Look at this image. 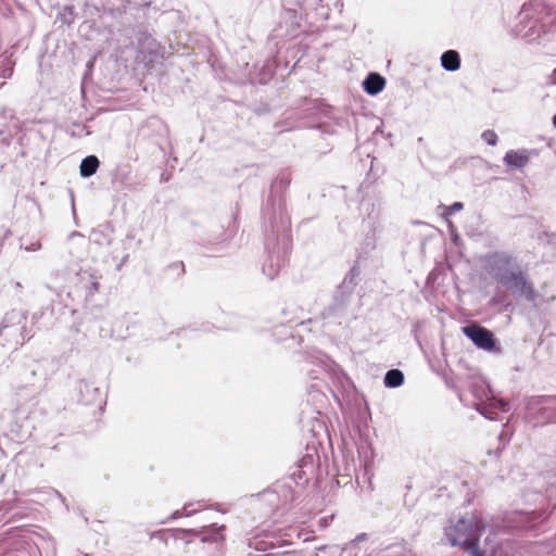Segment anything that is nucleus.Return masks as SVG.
I'll use <instances>...</instances> for the list:
<instances>
[{"label":"nucleus","instance_id":"obj_1","mask_svg":"<svg viewBox=\"0 0 556 556\" xmlns=\"http://www.w3.org/2000/svg\"><path fill=\"white\" fill-rule=\"evenodd\" d=\"M486 273L513 294L531 299L533 290L521 267L510 256L496 253L486 260Z\"/></svg>","mask_w":556,"mask_h":556},{"label":"nucleus","instance_id":"obj_2","mask_svg":"<svg viewBox=\"0 0 556 556\" xmlns=\"http://www.w3.org/2000/svg\"><path fill=\"white\" fill-rule=\"evenodd\" d=\"M489 528L481 513L475 511L457 519H450L443 529V540L466 552L479 546L480 536Z\"/></svg>","mask_w":556,"mask_h":556},{"label":"nucleus","instance_id":"obj_3","mask_svg":"<svg viewBox=\"0 0 556 556\" xmlns=\"http://www.w3.org/2000/svg\"><path fill=\"white\" fill-rule=\"evenodd\" d=\"M464 334L469 338L477 348L484 351H493L495 348V341L493 334L488 329L471 325L463 328Z\"/></svg>","mask_w":556,"mask_h":556},{"label":"nucleus","instance_id":"obj_4","mask_svg":"<svg viewBox=\"0 0 556 556\" xmlns=\"http://www.w3.org/2000/svg\"><path fill=\"white\" fill-rule=\"evenodd\" d=\"M504 162L509 167L521 168L528 164L529 155L525 150H510L505 154Z\"/></svg>","mask_w":556,"mask_h":556},{"label":"nucleus","instance_id":"obj_5","mask_svg":"<svg viewBox=\"0 0 556 556\" xmlns=\"http://www.w3.org/2000/svg\"><path fill=\"white\" fill-rule=\"evenodd\" d=\"M386 80L382 76L371 73L364 80L363 86L368 94L375 96L381 92L384 88Z\"/></svg>","mask_w":556,"mask_h":556},{"label":"nucleus","instance_id":"obj_6","mask_svg":"<svg viewBox=\"0 0 556 556\" xmlns=\"http://www.w3.org/2000/svg\"><path fill=\"white\" fill-rule=\"evenodd\" d=\"M441 65L446 71H457L460 66L459 54L454 50H448L444 52L441 56Z\"/></svg>","mask_w":556,"mask_h":556},{"label":"nucleus","instance_id":"obj_7","mask_svg":"<svg viewBox=\"0 0 556 556\" xmlns=\"http://www.w3.org/2000/svg\"><path fill=\"white\" fill-rule=\"evenodd\" d=\"M495 535V531L493 529L490 530L489 535L484 540V544L489 546V548L481 549L480 546L468 552L471 556H492L495 553V548L497 543L494 542L493 536Z\"/></svg>","mask_w":556,"mask_h":556},{"label":"nucleus","instance_id":"obj_8","mask_svg":"<svg viewBox=\"0 0 556 556\" xmlns=\"http://www.w3.org/2000/svg\"><path fill=\"white\" fill-rule=\"evenodd\" d=\"M98 167H99L98 157L94 155H89L81 161V164L79 167L80 175L83 177H90L91 175H93L97 172Z\"/></svg>","mask_w":556,"mask_h":556},{"label":"nucleus","instance_id":"obj_9","mask_svg":"<svg viewBox=\"0 0 556 556\" xmlns=\"http://www.w3.org/2000/svg\"><path fill=\"white\" fill-rule=\"evenodd\" d=\"M404 381V376L399 369H391L386 374L384 384L389 388L400 387Z\"/></svg>","mask_w":556,"mask_h":556},{"label":"nucleus","instance_id":"obj_10","mask_svg":"<svg viewBox=\"0 0 556 556\" xmlns=\"http://www.w3.org/2000/svg\"><path fill=\"white\" fill-rule=\"evenodd\" d=\"M222 530H223V527L217 528L215 525H212L208 528V530H207L210 533L203 535L202 540L203 541H207V540H212V541L222 540L223 539V535L220 533Z\"/></svg>","mask_w":556,"mask_h":556},{"label":"nucleus","instance_id":"obj_11","mask_svg":"<svg viewBox=\"0 0 556 556\" xmlns=\"http://www.w3.org/2000/svg\"><path fill=\"white\" fill-rule=\"evenodd\" d=\"M482 139L490 146H495L497 142V135L493 130H485L482 134Z\"/></svg>","mask_w":556,"mask_h":556},{"label":"nucleus","instance_id":"obj_12","mask_svg":"<svg viewBox=\"0 0 556 556\" xmlns=\"http://www.w3.org/2000/svg\"><path fill=\"white\" fill-rule=\"evenodd\" d=\"M489 406L492 408H498L502 412L508 410V403L501 399H492Z\"/></svg>","mask_w":556,"mask_h":556},{"label":"nucleus","instance_id":"obj_13","mask_svg":"<svg viewBox=\"0 0 556 556\" xmlns=\"http://www.w3.org/2000/svg\"><path fill=\"white\" fill-rule=\"evenodd\" d=\"M463 207H464V205H463L462 202H455L452 205L446 206L444 208V216H450V215H452V214H454L456 212H459V211L463 210Z\"/></svg>","mask_w":556,"mask_h":556},{"label":"nucleus","instance_id":"obj_14","mask_svg":"<svg viewBox=\"0 0 556 556\" xmlns=\"http://www.w3.org/2000/svg\"><path fill=\"white\" fill-rule=\"evenodd\" d=\"M521 16L522 18H532V14H531V7L530 5H525L522 8V11H521Z\"/></svg>","mask_w":556,"mask_h":556},{"label":"nucleus","instance_id":"obj_15","mask_svg":"<svg viewBox=\"0 0 556 556\" xmlns=\"http://www.w3.org/2000/svg\"><path fill=\"white\" fill-rule=\"evenodd\" d=\"M40 248H41V244H40L39 242H34V243H31V244H29V245H26V247H25V250H26V251H37V250H39Z\"/></svg>","mask_w":556,"mask_h":556},{"label":"nucleus","instance_id":"obj_16","mask_svg":"<svg viewBox=\"0 0 556 556\" xmlns=\"http://www.w3.org/2000/svg\"><path fill=\"white\" fill-rule=\"evenodd\" d=\"M536 517V514L533 511V513H528L526 514L525 516V520L526 522H530L532 521L534 518Z\"/></svg>","mask_w":556,"mask_h":556},{"label":"nucleus","instance_id":"obj_17","mask_svg":"<svg viewBox=\"0 0 556 556\" xmlns=\"http://www.w3.org/2000/svg\"><path fill=\"white\" fill-rule=\"evenodd\" d=\"M481 414H483L485 417L490 418V419H495L496 417L493 416L490 412L488 410H481Z\"/></svg>","mask_w":556,"mask_h":556},{"label":"nucleus","instance_id":"obj_18","mask_svg":"<svg viewBox=\"0 0 556 556\" xmlns=\"http://www.w3.org/2000/svg\"><path fill=\"white\" fill-rule=\"evenodd\" d=\"M552 83L556 85V68L553 71L552 74Z\"/></svg>","mask_w":556,"mask_h":556},{"label":"nucleus","instance_id":"obj_19","mask_svg":"<svg viewBox=\"0 0 556 556\" xmlns=\"http://www.w3.org/2000/svg\"><path fill=\"white\" fill-rule=\"evenodd\" d=\"M184 509H185V511H186V515H187V516H189V515H191L192 513H194V511H195V510H191V509H189V507H188V506H186Z\"/></svg>","mask_w":556,"mask_h":556},{"label":"nucleus","instance_id":"obj_20","mask_svg":"<svg viewBox=\"0 0 556 556\" xmlns=\"http://www.w3.org/2000/svg\"><path fill=\"white\" fill-rule=\"evenodd\" d=\"M553 124H554V126H555V128H556V114H555V115H554V117H553Z\"/></svg>","mask_w":556,"mask_h":556},{"label":"nucleus","instance_id":"obj_21","mask_svg":"<svg viewBox=\"0 0 556 556\" xmlns=\"http://www.w3.org/2000/svg\"><path fill=\"white\" fill-rule=\"evenodd\" d=\"M274 275H275V273H274V271H273V273H268V276H269V277H274Z\"/></svg>","mask_w":556,"mask_h":556},{"label":"nucleus","instance_id":"obj_22","mask_svg":"<svg viewBox=\"0 0 556 556\" xmlns=\"http://www.w3.org/2000/svg\"><path fill=\"white\" fill-rule=\"evenodd\" d=\"M478 410L481 412V407H478ZM482 410H488L486 407L482 408Z\"/></svg>","mask_w":556,"mask_h":556}]
</instances>
